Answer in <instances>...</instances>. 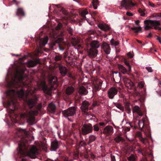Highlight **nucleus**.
Listing matches in <instances>:
<instances>
[{
	"instance_id": "4c0bfd02",
	"label": "nucleus",
	"mask_w": 161,
	"mask_h": 161,
	"mask_svg": "<svg viewBox=\"0 0 161 161\" xmlns=\"http://www.w3.org/2000/svg\"><path fill=\"white\" fill-rule=\"evenodd\" d=\"M92 3L94 8L97 9V5L98 4V0H93Z\"/></svg>"
},
{
	"instance_id": "f704fd0d",
	"label": "nucleus",
	"mask_w": 161,
	"mask_h": 161,
	"mask_svg": "<svg viewBox=\"0 0 161 161\" xmlns=\"http://www.w3.org/2000/svg\"><path fill=\"white\" fill-rule=\"evenodd\" d=\"M131 29L133 31H134V32L137 33L140 31H142V28L141 27H133L131 28Z\"/></svg>"
},
{
	"instance_id": "4468645a",
	"label": "nucleus",
	"mask_w": 161,
	"mask_h": 161,
	"mask_svg": "<svg viewBox=\"0 0 161 161\" xmlns=\"http://www.w3.org/2000/svg\"><path fill=\"white\" fill-rule=\"evenodd\" d=\"M103 133L107 136H110L113 133V128L111 126L107 125L104 129Z\"/></svg>"
},
{
	"instance_id": "c85d7f7f",
	"label": "nucleus",
	"mask_w": 161,
	"mask_h": 161,
	"mask_svg": "<svg viewBox=\"0 0 161 161\" xmlns=\"http://www.w3.org/2000/svg\"><path fill=\"white\" fill-rule=\"evenodd\" d=\"M118 67L119 70L121 71L123 74H126L127 72V70L125 68L123 65L120 64H118Z\"/></svg>"
},
{
	"instance_id": "bb28decb",
	"label": "nucleus",
	"mask_w": 161,
	"mask_h": 161,
	"mask_svg": "<svg viewBox=\"0 0 161 161\" xmlns=\"http://www.w3.org/2000/svg\"><path fill=\"white\" fill-rule=\"evenodd\" d=\"M89 140L87 142V144H90L92 142H94L97 139V137L94 135H90L88 137Z\"/></svg>"
},
{
	"instance_id": "de8ad7c7",
	"label": "nucleus",
	"mask_w": 161,
	"mask_h": 161,
	"mask_svg": "<svg viewBox=\"0 0 161 161\" xmlns=\"http://www.w3.org/2000/svg\"><path fill=\"white\" fill-rule=\"evenodd\" d=\"M67 31L69 33L70 35L72 36L73 35V29H72L71 28L68 27L67 28Z\"/></svg>"
},
{
	"instance_id": "774afa93",
	"label": "nucleus",
	"mask_w": 161,
	"mask_h": 161,
	"mask_svg": "<svg viewBox=\"0 0 161 161\" xmlns=\"http://www.w3.org/2000/svg\"><path fill=\"white\" fill-rule=\"evenodd\" d=\"M152 37V35L151 33H149L147 36V37L148 38H151Z\"/></svg>"
},
{
	"instance_id": "cd10ccee",
	"label": "nucleus",
	"mask_w": 161,
	"mask_h": 161,
	"mask_svg": "<svg viewBox=\"0 0 161 161\" xmlns=\"http://www.w3.org/2000/svg\"><path fill=\"white\" fill-rule=\"evenodd\" d=\"M16 14L17 16H25V13L22 8H18Z\"/></svg>"
},
{
	"instance_id": "680f3d73",
	"label": "nucleus",
	"mask_w": 161,
	"mask_h": 161,
	"mask_svg": "<svg viewBox=\"0 0 161 161\" xmlns=\"http://www.w3.org/2000/svg\"><path fill=\"white\" fill-rule=\"evenodd\" d=\"M126 15L130 16H132L133 15V14L132 13L129 12H126Z\"/></svg>"
},
{
	"instance_id": "6e6d98bb",
	"label": "nucleus",
	"mask_w": 161,
	"mask_h": 161,
	"mask_svg": "<svg viewBox=\"0 0 161 161\" xmlns=\"http://www.w3.org/2000/svg\"><path fill=\"white\" fill-rule=\"evenodd\" d=\"M146 69L149 72H151L153 71L152 68L149 67H146Z\"/></svg>"
},
{
	"instance_id": "37998d69",
	"label": "nucleus",
	"mask_w": 161,
	"mask_h": 161,
	"mask_svg": "<svg viewBox=\"0 0 161 161\" xmlns=\"http://www.w3.org/2000/svg\"><path fill=\"white\" fill-rule=\"evenodd\" d=\"M48 40V37L46 36L44 38L43 40L42 43L43 46H45L47 43Z\"/></svg>"
},
{
	"instance_id": "ddd939ff",
	"label": "nucleus",
	"mask_w": 161,
	"mask_h": 161,
	"mask_svg": "<svg viewBox=\"0 0 161 161\" xmlns=\"http://www.w3.org/2000/svg\"><path fill=\"white\" fill-rule=\"evenodd\" d=\"M86 45L87 47L90 46V48L95 49H97L100 46L99 41L96 40L91 41L89 44L87 43Z\"/></svg>"
},
{
	"instance_id": "7c9ffc66",
	"label": "nucleus",
	"mask_w": 161,
	"mask_h": 161,
	"mask_svg": "<svg viewBox=\"0 0 161 161\" xmlns=\"http://www.w3.org/2000/svg\"><path fill=\"white\" fill-rule=\"evenodd\" d=\"M55 6L58 8V10L59 11L62 12L63 14L67 15L68 12L63 8L61 7L59 5H55Z\"/></svg>"
},
{
	"instance_id": "72a5a7b5",
	"label": "nucleus",
	"mask_w": 161,
	"mask_h": 161,
	"mask_svg": "<svg viewBox=\"0 0 161 161\" xmlns=\"http://www.w3.org/2000/svg\"><path fill=\"white\" fill-rule=\"evenodd\" d=\"M113 104L115 106L121 110H124V107L121 104L117 103H113Z\"/></svg>"
},
{
	"instance_id": "f3484780",
	"label": "nucleus",
	"mask_w": 161,
	"mask_h": 161,
	"mask_svg": "<svg viewBox=\"0 0 161 161\" xmlns=\"http://www.w3.org/2000/svg\"><path fill=\"white\" fill-rule=\"evenodd\" d=\"M40 63V60L37 59L34 60H30L28 61L27 65L29 67H33L37 64Z\"/></svg>"
},
{
	"instance_id": "dca6fc26",
	"label": "nucleus",
	"mask_w": 161,
	"mask_h": 161,
	"mask_svg": "<svg viewBox=\"0 0 161 161\" xmlns=\"http://www.w3.org/2000/svg\"><path fill=\"white\" fill-rule=\"evenodd\" d=\"M58 68L60 73L62 76L64 77L65 76L68 71L67 68L61 64H59Z\"/></svg>"
},
{
	"instance_id": "c9c22d12",
	"label": "nucleus",
	"mask_w": 161,
	"mask_h": 161,
	"mask_svg": "<svg viewBox=\"0 0 161 161\" xmlns=\"http://www.w3.org/2000/svg\"><path fill=\"white\" fill-rule=\"evenodd\" d=\"M62 56L59 54H57L55 55L54 59L55 61H60L62 60Z\"/></svg>"
},
{
	"instance_id": "a878e982",
	"label": "nucleus",
	"mask_w": 161,
	"mask_h": 161,
	"mask_svg": "<svg viewBox=\"0 0 161 161\" xmlns=\"http://www.w3.org/2000/svg\"><path fill=\"white\" fill-rule=\"evenodd\" d=\"M74 91V88L72 86H68L65 90V93L71 95Z\"/></svg>"
},
{
	"instance_id": "9b49d317",
	"label": "nucleus",
	"mask_w": 161,
	"mask_h": 161,
	"mask_svg": "<svg viewBox=\"0 0 161 161\" xmlns=\"http://www.w3.org/2000/svg\"><path fill=\"white\" fill-rule=\"evenodd\" d=\"M118 92V90L115 87L110 88L108 92V97L110 99H114V96L117 94Z\"/></svg>"
},
{
	"instance_id": "58836bf2",
	"label": "nucleus",
	"mask_w": 161,
	"mask_h": 161,
	"mask_svg": "<svg viewBox=\"0 0 161 161\" xmlns=\"http://www.w3.org/2000/svg\"><path fill=\"white\" fill-rule=\"evenodd\" d=\"M125 64L128 67V69L129 72H130L131 70V67L130 64L129 62L126 59H125L124 61Z\"/></svg>"
},
{
	"instance_id": "a19ab883",
	"label": "nucleus",
	"mask_w": 161,
	"mask_h": 161,
	"mask_svg": "<svg viewBox=\"0 0 161 161\" xmlns=\"http://www.w3.org/2000/svg\"><path fill=\"white\" fill-rule=\"evenodd\" d=\"M123 140V137L119 136H117L114 139L115 141L117 143H119L120 141H122Z\"/></svg>"
},
{
	"instance_id": "f257e3e1",
	"label": "nucleus",
	"mask_w": 161,
	"mask_h": 161,
	"mask_svg": "<svg viewBox=\"0 0 161 161\" xmlns=\"http://www.w3.org/2000/svg\"><path fill=\"white\" fill-rule=\"evenodd\" d=\"M24 78L23 73H20L17 71L8 83L9 87L14 88L9 89L6 92L8 99L6 103L7 107L9 109L11 114L14 113V110L18 108L17 97L20 99L27 100L29 93H32L30 91L25 92L23 88V86L25 85L23 81Z\"/></svg>"
},
{
	"instance_id": "412c9836",
	"label": "nucleus",
	"mask_w": 161,
	"mask_h": 161,
	"mask_svg": "<svg viewBox=\"0 0 161 161\" xmlns=\"http://www.w3.org/2000/svg\"><path fill=\"white\" fill-rule=\"evenodd\" d=\"M132 112L133 113H137L139 116H141L143 115V114L140 108L137 105L135 106L133 108Z\"/></svg>"
},
{
	"instance_id": "393cba45",
	"label": "nucleus",
	"mask_w": 161,
	"mask_h": 161,
	"mask_svg": "<svg viewBox=\"0 0 161 161\" xmlns=\"http://www.w3.org/2000/svg\"><path fill=\"white\" fill-rule=\"evenodd\" d=\"M63 39L62 38H59L57 39L55 42H52L49 45V47L52 49L53 48V47L55 46L56 43H59L62 42Z\"/></svg>"
},
{
	"instance_id": "39448f33",
	"label": "nucleus",
	"mask_w": 161,
	"mask_h": 161,
	"mask_svg": "<svg viewBox=\"0 0 161 161\" xmlns=\"http://www.w3.org/2000/svg\"><path fill=\"white\" fill-rule=\"evenodd\" d=\"M39 88L43 91L45 94L50 96L52 94V88L48 87L44 80H42L37 83Z\"/></svg>"
},
{
	"instance_id": "423d86ee",
	"label": "nucleus",
	"mask_w": 161,
	"mask_h": 161,
	"mask_svg": "<svg viewBox=\"0 0 161 161\" xmlns=\"http://www.w3.org/2000/svg\"><path fill=\"white\" fill-rule=\"evenodd\" d=\"M93 131V126L90 123L84 124L83 125L80 131V134L85 136Z\"/></svg>"
},
{
	"instance_id": "8fccbe9b",
	"label": "nucleus",
	"mask_w": 161,
	"mask_h": 161,
	"mask_svg": "<svg viewBox=\"0 0 161 161\" xmlns=\"http://www.w3.org/2000/svg\"><path fill=\"white\" fill-rule=\"evenodd\" d=\"M62 27V25L61 23H58L57 26L56 27V29L57 30H59Z\"/></svg>"
},
{
	"instance_id": "864d4df0",
	"label": "nucleus",
	"mask_w": 161,
	"mask_h": 161,
	"mask_svg": "<svg viewBox=\"0 0 161 161\" xmlns=\"http://www.w3.org/2000/svg\"><path fill=\"white\" fill-rule=\"evenodd\" d=\"M136 135L137 136L139 137L140 140L141 137H143L142 136V133L140 132H137L136 134Z\"/></svg>"
},
{
	"instance_id": "4d7b16f0",
	"label": "nucleus",
	"mask_w": 161,
	"mask_h": 161,
	"mask_svg": "<svg viewBox=\"0 0 161 161\" xmlns=\"http://www.w3.org/2000/svg\"><path fill=\"white\" fill-rule=\"evenodd\" d=\"M153 17H156L157 19L158 18V17H161V13H156Z\"/></svg>"
},
{
	"instance_id": "2f4dec72",
	"label": "nucleus",
	"mask_w": 161,
	"mask_h": 161,
	"mask_svg": "<svg viewBox=\"0 0 161 161\" xmlns=\"http://www.w3.org/2000/svg\"><path fill=\"white\" fill-rule=\"evenodd\" d=\"M125 110L127 113L130 114L131 113V110L130 107L129 103L128 102L125 103Z\"/></svg>"
},
{
	"instance_id": "c03bdc74",
	"label": "nucleus",
	"mask_w": 161,
	"mask_h": 161,
	"mask_svg": "<svg viewBox=\"0 0 161 161\" xmlns=\"http://www.w3.org/2000/svg\"><path fill=\"white\" fill-rule=\"evenodd\" d=\"M127 159L129 161H135V157L133 155H131Z\"/></svg>"
},
{
	"instance_id": "a211bd4d",
	"label": "nucleus",
	"mask_w": 161,
	"mask_h": 161,
	"mask_svg": "<svg viewBox=\"0 0 161 161\" xmlns=\"http://www.w3.org/2000/svg\"><path fill=\"white\" fill-rule=\"evenodd\" d=\"M59 146V145L58 142L56 140L53 141L51 143V150L55 151L58 148Z\"/></svg>"
},
{
	"instance_id": "2eb2a0df",
	"label": "nucleus",
	"mask_w": 161,
	"mask_h": 161,
	"mask_svg": "<svg viewBox=\"0 0 161 161\" xmlns=\"http://www.w3.org/2000/svg\"><path fill=\"white\" fill-rule=\"evenodd\" d=\"M103 81L101 80H97L93 83V88L96 91L99 90L101 88Z\"/></svg>"
},
{
	"instance_id": "5701e85b",
	"label": "nucleus",
	"mask_w": 161,
	"mask_h": 161,
	"mask_svg": "<svg viewBox=\"0 0 161 161\" xmlns=\"http://www.w3.org/2000/svg\"><path fill=\"white\" fill-rule=\"evenodd\" d=\"M78 92L81 95H86L88 92L87 90L83 86H81L79 87Z\"/></svg>"
},
{
	"instance_id": "49530a36",
	"label": "nucleus",
	"mask_w": 161,
	"mask_h": 161,
	"mask_svg": "<svg viewBox=\"0 0 161 161\" xmlns=\"http://www.w3.org/2000/svg\"><path fill=\"white\" fill-rule=\"evenodd\" d=\"M145 83L143 81H141L139 82L138 84V86L140 88H143L144 86Z\"/></svg>"
},
{
	"instance_id": "79ce46f5",
	"label": "nucleus",
	"mask_w": 161,
	"mask_h": 161,
	"mask_svg": "<svg viewBox=\"0 0 161 161\" xmlns=\"http://www.w3.org/2000/svg\"><path fill=\"white\" fill-rule=\"evenodd\" d=\"M92 126L93 130L95 131H98L100 129L97 123Z\"/></svg>"
},
{
	"instance_id": "aec40b11",
	"label": "nucleus",
	"mask_w": 161,
	"mask_h": 161,
	"mask_svg": "<svg viewBox=\"0 0 161 161\" xmlns=\"http://www.w3.org/2000/svg\"><path fill=\"white\" fill-rule=\"evenodd\" d=\"M47 110L51 113L53 114L55 112L56 106L53 103H51L48 104Z\"/></svg>"
},
{
	"instance_id": "ea45409f",
	"label": "nucleus",
	"mask_w": 161,
	"mask_h": 161,
	"mask_svg": "<svg viewBox=\"0 0 161 161\" xmlns=\"http://www.w3.org/2000/svg\"><path fill=\"white\" fill-rule=\"evenodd\" d=\"M110 43L112 45H114L115 46H118L119 43L118 41H115L113 38L111 40Z\"/></svg>"
},
{
	"instance_id": "69168bd1",
	"label": "nucleus",
	"mask_w": 161,
	"mask_h": 161,
	"mask_svg": "<svg viewBox=\"0 0 161 161\" xmlns=\"http://www.w3.org/2000/svg\"><path fill=\"white\" fill-rule=\"evenodd\" d=\"M97 11H95L93 12L92 13V15L93 16H94L97 15Z\"/></svg>"
},
{
	"instance_id": "052dcab7",
	"label": "nucleus",
	"mask_w": 161,
	"mask_h": 161,
	"mask_svg": "<svg viewBox=\"0 0 161 161\" xmlns=\"http://www.w3.org/2000/svg\"><path fill=\"white\" fill-rule=\"evenodd\" d=\"M127 55L128 57L130 58H132L133 57V55L130 52H129L127 53Z\"/></svg>"
},
{
	"instance_id": "473e14b6",
	"label": "nucleus",
	"mask_w": 161,
	"mask_h": 161,
	"mask_svg": "<svg viewBox=\"0 0 161 161\" xmlns=\"http://www.w3.org/2000/svg\"><path fill=\"white\" fill-rule=\"evenodd\" d=\"M71 95L65 93L64 96V99L67 102H69L71 100Z\"/></svg>"
},
{
	"instance_id": "0eeeda50",
	"label": "nucleus",
	"mask_w": 161,
	"mask_h": 161,
	"mask_svg": "<svg viewBox=\"0 0 161 161\" xmlns=\"http://www.w3.org/2000/svg\"><path fill=\"white\" fill-rule=\"evenodd\" d=\"M76 108L77 107H70L67 109L63 111L62 114L64 117L67 118L69 120V117H72L76 114Z\"/></svg>"
},
{
	"instance_id": "4be33fe9",
	"label": "nucleus",
	"mask_w": 161,
	"mask_h": 161,
	"mask_svg": "<svg viewBox=\"0 0 161 161\" xmlns=\"http://www.w3.org/2000/svg\"><path fill=\"white\" fill-rule=\"evenodd\" d=\"M98 26L100 29L105 31L109 30L110 29L108 25L105 23H99Z\"/></svg>"
},
{
	"instance_id": "c756f323",
	"label": "nucleus",
	"mask_w": 161,
	"mask_h": 161,
	"mask_svg": "<svg viewBox=\"0 0 161 161\" xmlns=\"http://www.w3.org/2000/svg\"><path fill=\"white\" fill-rule=\"evenodd\" d=\"M147 119V117L145 118H143L142 120H139L138 124L140 128L142 129L144 125V122Z\"/></svg>"
},
{
	"instance_id": "0e129e2a",
	"label": "nucleus",
	"mask_w": 161,
	"mask_h": 161,
	"mask_svg": "<svg viewBox=\"0 0 161 161\" xmlns=\"http://www.w3.org/2000/svg\"><path fill=\"white\" fill-rule=\"evenodd\" d=\"M130 130V128L129 127H126L125 129V131H128Z\"/></svg>"
},
{
	"instance_id": "6e6552de",
	"label": "nucleus",
	"mask_w": 161,
	"mask_h": 161,
	"mask_svg": "<svg viewBox=\"0 0 161 161\" xmlns=\"http://www.w3.org/2000/svg\"><path fill=\"white\" fill-rule=\"evenodd\" d=\"M37 100V98L36 96L34 100L33 99H30L28 100L27 103L30 108H31L35 106L37 109L39 111H41L42 107V105L41 103H39L37 105H36Z\"/></svg>"
},
{
	"instance_id": "e2e57ef3",
	"label": "nucleus",
	"mask_w": 161,
	"mask_h": 161,
	"mask_svg": "<svg viewBox=\"0 0 161 161\" xmlns=\"http://www.w3.org/2000/svg\"><path fill=\"white\" fill-rule=\"evenodd\" d=\"M149 5L150 6H151L152 7H154L155 6V5L154 4H153L150 2H149Z\"/></svg>"
},
{
	"instance_id": "09e8293b",
	"label": "nucleus",
	"mask_w": 161,
	"mask_h": 161,
	"mask_svg": "<svg viewBox=\"0 0 161 161\" xmlns=\"http://www.w3.org/2000/svg\"><path fill=\"white\" fill-rule=\"evenodd\" d=\"M99 126H100L99 127L100 129H101L102 127H104L106 125V124L103 122H101L99 123H97Z\"/></svg>"
},
{
	"instance_id": "20e7f679",
	"label": "nucleus",
	"mask_w": 161,
	"mask_h": 161,
	"mask_svg": "<svg viewBox=\"0 0 161 161\" xmlns=\"http://www.w3.org/2000/svg\"><path fill=\"white\" fill-rule=\"evenodd\" d=\"M145 30H148L154 28L156 30L161 31V28L158 27L160 25V22L159 21L153 20H146L144 21Z\"/></svg>"
},
{
	"instance_id": "a18cd8bd",
	"label": "nucleus",
	"mask_w": 161,
	"mask_h": 161,
	"mask_svg": "<svg viewBox=\"0 0 161 161\" xmlns=\"http://www.w3.org/2000/svg\"><path fill=\"white\" fill-rule=\"evenodd\" d=\"M87 144V142L86 143L84 141H81L80 142V145L81 147H84L85 148V146H86Z\"/></svg>"
},
{
	"instance_id": "f03ea898",
	"label": "nucleus",
	"mask_w": 161,
	"mask_h": 161,
	"mask_svg": "<svg viewBox=\"0 0 161 161\" xmlns=\"http://www.w3.org/2000/svg\"><path fill=\"white\" fill-rule=\"evenodd\" d=\"M19 133L17 135V138L16 136L15 138V141L18 143V156L22 158L27 156L31 158H35L38 154V149L34 146L30 147L26 145L28 142V132L21 128L19 129Z\"/></svg>"
},
{
	"instance_id": "338daca9",
	"label": "nucleus",
	"mask_w": 161,
	"mask_h": 161,
	"mask_svg": "<svg viewBox=\"0 0 161 161\" xmlns=\"http://www.w3.org/2000/svg\"><path fill=\"white\" fill-rule=\"evenodd\" d=\"M13 2L14 3L16 4H18L19 3V2L16 1V0H13Z\"/></svg>"
},
{
	"instance_id": "b1692460",
	"label": "nucleus",
	"mask_w": 161,
	"mask_h": 161,
	"mask_svg": "<svg viewBox=\"0 0 161 161\" xmlns=\"http://www.w3.org/2000/svg\"><path fill=\"white\" fill-rule=\"evenodd\" d=\"M49 82L52 85H57L58 84L57 78L55 76H52L49 79Z\"/></svg>"
},
{
	"instance_id": "13d9d810",
	"label": "nucleus",
	"mask_w": 161,
	"mask_h": 161,
	"mask_svg": "<svg viewBox=\"0 0 161 161\" xmlns=\"http://www.w3.org/2000/svg\"><path fill=\"white\" fill-rule=\"evenodd\" d=\"M88 14V12L87 11H83L82 12V16L83 17H85V15L86 14Z\"/></svg>"
},
{
	"instance_id": "3c124183",
	"label": "nucleus",
	"mask_w": 161,
	"mask_h": 161,
	"mask_svg": "<svg viewBox=\"0 0 161 161\" xmlns=\"http://www.w3.org/2000/svg\"><path fill=\"white\" fill-rule=\"evenodd\" d=\"M140 14V15L142 16H144L145 15V13L141 9H139L138 10Z\"/></svg>"
},
{
	"instance_id": "5fc2aeb1",
	"label": "nucleus",
	"mask_w": 161,
	"mask_h": 161,
	"mask_svg": "<svg viewBox=\"0 0 161 161\" xmlns=\"http://www.w3.org/2000/svg\"><path fill=\"white\" fill-rule=\"evenodd\" d=\"M110 158L111 161H116L115 157L114 155L111 154Z\"/></svg>"
},
{
	"instance_id": "9d476101",
	"label": "nucleus",
	"mask_w": 161,
	"mask_h": 161,
	"mask_svg": "<svg viewBox=\"0 0 161 161\" xmlns=\"http://www.w3.org/2000/svg\"><path fill=\"white\" fill-rule=\"evenodd\" d=\"M90 105L89 103L86 101L82 102L81 103V105L80 107V109L82 112H83L86 115H88V111L89 109V107Z\"/></svg>"
},
{
	"instance_id": "e433bc0d",
	"label": "nucleus",
	"mask_w": 161,
	"mask_h": 161,
	"mask_svg": "<svg viewBox=\"0 0 161 161\" xmlns=\"http://www.w3.org/2000/svg\"><path fill=\"white\" fill-rule=\"evenodd\" d=\"M140 141L145 145L149 144L148 140L146 138H144L143 137H141Z\"/></svg>"
},
{
	"instance_id": "f8f14e48",
	"label": "nucleus",
	"mask_w": 161,
	"mask_h": 161,
	"mask_svg": "<svg viewBox=\"0 0 161 161\" xmlns=\"http://www.w3.org/2000/svg\"><path fill=\"white\" fill-rule=\"evenodd\" d=\"M87 47V52L88 55L91 58H94L96 57L98 53L97 49H93Z\"/></svg>"
},
{
	"instance_id": "bf43d9fd",
	"label": "nucleus",
	"mask_w": 161,
	"mask_h": 161,
	"mask_svg": "<svg viewBox=\"0 0 161 161\" xmlns=\"http://www.w3.org/2000/svg\"><path fill=\"white\" fill-rule=\"evenodd\" d=\"M84 158H85L88 159L89 157V156L88 154V152L87 151L85 153L84 155Z\"/></svg>"
},
{
	"instance_id": "1a4fd4ad",
	"label": "nucleus",
	"mask_w": 161,
	"mask_h": 161,
	"mask_svg": "<svg viewBox=\"0 0 161 161\" xmlns=\"http://www.w3.org/2000/svg\"><path fill=\"white\" fill-rule=\"evenodd\" d=\"M136 4L132 2L131 0H122L121 2V6L125 7L126 9H130L131 7Z\"/></svg>"
},
{
	"instance_id": "603ef678",
	"label": "nucleus",
	"mask_w": 161,
	"mask_h": 161,
	"mask_svg": "<svg viewBox=\"0 0 161 161\" xmlns=\"http://www.w3.org/2000/svg\"><path fill=\"white\" fill-rule=\"evenodd\" d=\"M59 47L60 50L63 51L65 49V47L62 44L60 43L59 44Z\"/></svg>"
},
{
	"instance_id": "7ed1b4c3",
	"label": "nucleus",
	"mask_w": 161,
	"mask_h": 161,
	"mask_svg": "<svg viewBox=\"0 0 161 161\" xmlns=\"http://www.w3.org/2000/svg\"><path fill=\"white\" fill-rule=\"evenodd\" d=\"M38 114V112L37 110H31L29 111H26L25 112L21 114V116L22 117L27 118L28 122L32 125L35 123V116L37 115Z\"/></svg>"
},
{
	"instance_id": "6ab92c4d",
	"label": "nucleus",
	"mask_w": 161,
	"mask_h": 161,
	"mask_svg": "<svg viewBox=\"0 0 161 161\" xmlns=\"http://www.w3.org/2000/svg\"><path fill=\"white\" fill-rule=\"evenodd\" d=\"M102 47L106 54H109L111 49L109 44L105 42H103Z\"/></svg>"
}]
</instances>
